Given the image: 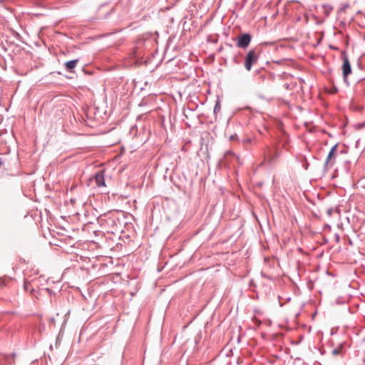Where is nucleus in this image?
Wrapping results in <instances>:
<instances>
[{"label":"nucleus","instance_id":"1","mask_svg":"<svg viewBox=\"0 0 365 365\" xmlns=\"http://www.w3.org/2000/svg\"><path fill=\"white\" fill-rule=\"evenodd\" d=\"M259 56L255 49H251L247 53L245 58V68L247 71H250L253 65L257 63Z\"/></svg>","mask_w":365,"mask_h":365},{"label":"nucleus","instance_id":"2","mask_svg":"<svg viewBox=\"0 0 365 365\" xmlns=\"http://www.w3.org/2000/svg\"><path fill=\"white\" fill-rule=\"evenodd\" d=\"M252 40V35L249 33H243L237 38L236 46L242 49L247 48Z\"/></svg>","mask_w":365,"mask_h":365},{"label":"nucleus","instance_id":"3","mask_svg":"<svg viewBox=\"0 0 365 365\" xmlns=\"http://www.w3.org/2000/svg\"><path fill=\"white\" fill-rule=\"evenodd\" d=\"M343 64H342V73L344 81L349 86V82L347 81L348 76L351 73V66L349 62V60L345 52L342 54Z\"/></svg>","mask_w":365,"mask_h":365},{"label":"nucleus","instance_id":"4","mask_svg":"<svg viewBox=\"0 0 365 365\" xmlns=\"http://www.w3.org/2000/svg\"><path fill=\"white\" fill-rule=\"evenodd\" d=\"M95 181L98 187L105 185L104 173L103 170H98L94 175Z\"/></svg>","mask_w":365,"mask_h":365},{"label":"nucleus","instance_id":"5","mask_svg":"<svg viewBox=\"0 0 365 365\" xmlns=\"http://www.w3.org/2000/svg\"><path fill=\"white\" fill-rule=\"evenodd\" d=\"M78 61V59H74L66 61L64 63L66 71L70 73H73V69L76 67Z\"/></svg>","mask_w":365,"mask_h":365},{"label":"nucleus","instance_id":"6","mask_svg":"<svg viewBox=\"0 0 365 365\" xmlns=\"http://www.w3.org/2000/svg\"><path fill=\"white\" fill-rule=\"evenodd\" d=\"M334 159L327 155V159L324 163V169L327 170L329 166L331 167L332 165L334 164Z\"/></svg>","mask_w":365,"mask_h":365},{"label":"nucleus","instance_id":"7","mask_svg":"<svg viewBox=\"0 0 365 365\" xmlns=\"http://www.w3.org/2000/svg\"><path fill=\"white\" fill-rule=\"evenodd\" d=\"M324 13L327 16L329 15L330 12L332 11L333 8L331 6L328 4L323 5Z\"/></svg>","mask_w":365,"mask_h":365},{"label":"nucleus","instance_id":"8","mask_svg":"<svg viewBox=\"0 0 365 365\" xmlns=\"http://www.w3.org/2000/svg\"><path fill=\"white\" fill-rule=\"evenodd\" d=\"M336 148H337V144L334 145V146H332V148H331L330 151L329 152V154H328V156L332 158L334 160L336 157V154H335V152L336 150Z\"/></svg>","mask_w":365,"mask_h":365},{"label":"nucleus","instance_id":"9","mask_svg":"<svg viewBox=\"0 0 365 365\" xmlns=\"http://www.w3.org/2000/svg\"><path fill=\"white\" fill-rule=\"evenodd\" d=\"M342 345L341 344L339 347L334 349L332 350L333 355H340L341 354Z\"/></svg>","mask_w":365,"mask_h":365},{"label":"nucleus","instance_id":"10","mask_svg":"<svg viewBox=\"0 0 365 365\" xmlns=\"http://www.w3.org/2000/svg\"><path fill=\"white\" fill-rule=\"evenodd\" d=\"M220 109V103L219 102H217L215 106V108H214V112L216 113L217 110H219Z\"/></svg>","mask_w":365,"mask_h":365},{"label":"nucleus","instance_id":"11","mask_svg":"<svg viewBox=\"0 0 365 365\" xmlns=\"http://www.w3.org/2000/svg\"><path fill=\"white\" fill-rule=\"evenodd\" d=\"M283 87L287 89V90H289L290 89V86H289V84L287 83H285L283 84Z\"/></svg>","mask_w":365,"mask_h":365},{"label":"nucleus","instance_id":"12","mask_svg":"<svg viewBox=\"0 0 365 365\" xmlns=\"http://www.w3.org/2000/svg\"><path fill=\"white\" fill-rule=\"evenodd\" d=\"M237 135L236 134H235V135H232L230 137V140H235V139H237Z\"/></svg>","mask_w":365,"mask_h":365},{"label":"nucleus","instance_id":"13","mask_svg":"<svg viewBox=\"0 0 365 365\" xmlns=\"http://www.w3.org/2000/svg\"><path fill=\"white\" fill-rule=\"evenodd\" d=\"M5 284V279H0V287Z\"/></svg>","mask_w":365,"mask_h":365},{"label":"nucleus","instance_id":"14","mask_svg":"<svg viewBox=\"0 0 365 365\" xmlns=\"http://www.w3.org/2000/svg\"><path fill=\"white\" fill-rule=\"evenodd\" d=\"M24 289H25V290L29 291V284H25Z\"/></svg>","mask_w":365,"mask_h":365},{"label":"nucleus","instance_id":"15","mask_svg":"<svg viewBox=\"0 0 365 365\" xmlns=\"http://www.w3.org/2000/svg\"><path fill=\"white\" fill-rule=\"evenodd\" d=\"M225 155H234L232 151H227Z\"/></svg>","mask_w":365,"mask_h":365},{"label":"nucleus","instance_id":"16","mask_svg":"<svg viewBox=\"0 0 365 365\" xmlns=\"http://www.w3.org/2000/svg\"><path fill=\"white\" fill-rule=\"evenodd\" d=\"M4 160L1 158H0V167L3 165Z\"/></svg>","mask_w":365,"mask_h":365},{"label":"nucleus","instance_id":"17","mask_svg":"<svg viewBox=\"0 0 365 365\" xmlns=\"http://www.w3.org/2000/svg\"><path fill=\"white\" fill-rule=\"evenodd\" d=\"M333 91H333L332 93H336L338 90H337V88H336V87H334V88H333Z\"/></svg>","mask_w":365,"mask_h":365},{"label":"nucleus","instance_id":"18","mask_svg":"<svg viewBox=\"0 0 365 365\" xmlns=\"http://www.w3.org/2000/svg\"><path fill=\"white\" fill-rule=\"evenodd\" d=\"M277 155H275L274 156H273V157L270 159V160H271V161H272V160H274V158H277Z\"/></svg>","mask_w":365,"mask_h":365},{"label":"nucleus","instance_id":"19","mask_svg":"<svg viewBox=\"0 0 365 365\" xmlns=\"http://www.w3.org/2000/svg\"><path fill=\"white\" fill-rule=\"evenodd\" d=\"M336 239L337 242L339 240V236L338 235H336Z\"/></svg>","mask_w":365,"mask_h":365},{"label":"nucleus","instance_id":"20","mask_svg":"<svg viewBox=\"0 0 365 365\" xmlns=\"http://www.w3.org/2000/svg\"><path fill=\"white\" fill-rule=\"evenodd\" d=\"M328 213H329V215H331V210H329L328 211Z\"/></svg>","mask_w":365,"mask_h":365},{"label":"nucleus","instance_id":"21","mask_svg":"<svg viewBox=\"0 0 365 365\" xmlns=\"http://www.w3.org/2000/svg\"><path fill=\"white\" fill-rule=\"evenodd\" d=\"M46 290L47 292H50V289H49V288H46Z\"/></svg>","mask_w":365,"mask_h":365},{"label":"nucleus","instance_id":"22","mask_svg":"<svg viewBox=\"0 0 365 365\" xmlns=\"http://www.w3.org/2000/svg\"><path fill=\"white\" fill-rule=\"evenodd\" d=\"M260 324H261V322L258 321V325H259Z\"/></svg>","mask_w":365,"mask_h":365}]
</instances>
